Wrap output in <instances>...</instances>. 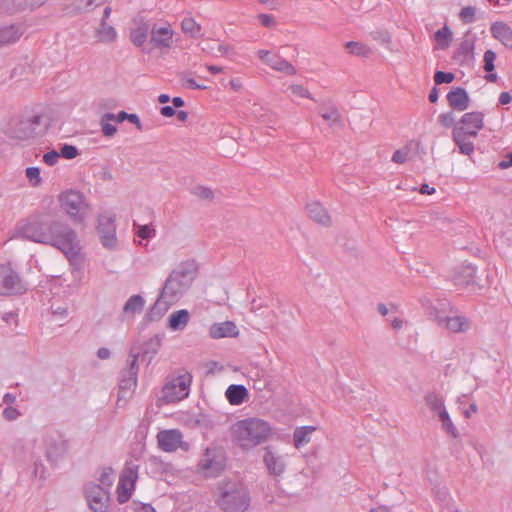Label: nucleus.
<instances>
[{
    "label": "nucleus",
    "instance_id": "f257e3e1",
    "mask_svg": "<svg viewBox=\"0 0 512 512\" xmlns=\"http://www.w3.org/2000/svg\"><path fill=\"white\" fill-rule=\"evenodd\" d=\"M267 421L252 417L235 422L230 429L231 440L243 451H249L265 443L271 435Z\"/></svg>",
    "mask_w": 512,
    "mask_h": 512
},
{
    "label": "nucleus",
    "instance_id": "f03ea898",
    "mask_svg": "<svg viewBox=\"0 0 512 512\" xmlns=\"http://www.w3.org/2000/svg\"><path fill=\"white\" fill-rule=\"evenodd\" d=\"M42 235V244L55 247L68 257L77 254V235L67 223L59 220L48 221L44 218Z\"/></svg>",
    "mask_w": 512,
    "mask_h": 512
},
{
    "label": "nucleus",
    "instance_id": "7ed1b4c3",
    "mask_svg": "<svg viewBox=\"0 0 512 512\" xmlns=\"http://www.w3.org/2000/svg\"><path fill=\"white\" fill-rule=\"evenodd\" d=\"M47 126L42 114L25 113L8 124L5 134L14 140L30 141L42 137Z\"/></svg>",
    "mask_w": 512,
    "mask_h": 512
},
{
    "label": "nucleus",
    "instance_id": "20e7f679",
    "mask_svg": "<svg viewBox=\"0 0 512 512\" xmlns=\"http://www.w3.org/2000/svg\"><path fill=\"white\" fill-rule=\"evenodd\" d=\"M196 275L197 266L194 261L180 263L167 277L161 289L163 297L177 302L190 288Z\"/></svg>",
    "mask_w": 512,
    "mask_h": 512
},
{
    "label": "nucleus",
    "instance_id": "39448f33",
    "mask_svg": "<svg viewBox=\"0 0 512 512\" xmlns=\"http://www.w3.org/2000/svg\"><path fill=\"white\" fill-rule=\"evenodd\" d=\"M218 504L225 512H245L250 505L248 490L235 481L221 480L218 485Z\"/></svg>",
    "mask_w": 512,
    "mask_h": 512
},
{
    "label": "nucleus",
    "instance_id": "423d86ee",
    "mask_svg": "<svg viewBox=\"0 0 512 512\" xmlns=\"http://www.w3.org/2000/svg\"><path fill=\"white\" fill-rule=\"evenodd\" d=\"M226 451L220 445L208 446L198 462V469L205 477H216L226 466Z\"/></svg>",
    "mask_w": 512,
    "mask_h": 512
},
{
    "label": "nucleus",
    "instance_id": "0eeeda50",
    "mask_svg": "<svg viewBox=\"0 0 512 512\" xmlns=\"http://www.w3.org/2000/svg\"><path fill=\"white\" fill-rule=\"evenodd\" d=\"M192 376L189 373L181 374L168 380L162 388V395L158 399L164 404L176 403L189 395Z\"/></svg>",
    "mask_w": 512,
    "mask_h": 512
},
{
    "label": "nucleus",
    "instance_id": "6e6552de",
    "mask_svg": "<svg viewBox=\"0 0 512 512\" xmlns=\"http://www.w3.org/2000/svg\"><path fill=\"white\" fill-rule=\"evenodd\" d=\"M61 208L75 223H82L88 210L84 195L75 190L63 192L59 196Z\"/></svg>",
    "mask_w": 512,
    "mask_h": 512
},
{
    "label": "nucleus",
    "instance_id": "1a4fd4ad",
    "mask_svg": "<svg viewBox=\"0 0 512 512\" xmlns=\"http://www.w3.org/2000/svg\"><path fill=\"white\" fill-rule=\"evenodd\" d=\"M44 229V217L41 214H33L29 218L20 221L14 231V237L34 243L42 244Z\"/></svg>",
    "mask_w": 512,
    "mask_h": 512
},
{
    "label": "nucleus",
    "instance_id": "9d476101",
    "mask_svg": "<svg viewBox=\"0 0 512 512\" xmlns=\"http://www.w3.org/2000/svg\"><path fill=\"white\" fill-rule=\"evenodd\" d=\"M435 320L438 326L452 333H465L471 328V320L459 314L458 310L452 306H449L448 311H436Z\"/></svg>",
    "mask_w": 512,
    "mask_h": 512
},
{
    "label": "nucleus",
    "instance_id": "9b49d317",
    "mask_svg": "<svg viewBox=\"0 0 512 512\" xmlns=\"http://www.w3.org/2000/svg\"><path fill=\"white\" fill-rule=\"evenodd\" d=\"M45 456L51 465H56L57 462L65 457L68 452V440L59 431H49L44 437Z\"/></svg>",
    "mask_w": 512,
    "mask_h": 512
},
{
    "label": "nucleus",
    "instance_id": "f8f14e48",
    "mask_svg": "<svg viewBox=\"0 0 512 512\" xmlns=\"http://www.w3.org/2000/svg\"><path fill=\"white\" fill-rule=\"evenodd\" d=\"M27 284L8 265H0V295L11 296L27 291Z\"/></svg>",
    "mask_w": 512,
    "mask_h": 512
},
{
    "label": "nucleus",
    "instance_id": "ddd939ff",
    "mask_svg": "<svg viewBox=\"0 0 512 512\" xmlns=\"http://www.w3.org/2000/svg\"><path fill=\"white\" fill-rule=\"evenodd\" d=\"M138 358L139 353H134V349H131L127 359V367L120 372L119 399L125 398L137 385Z\"/></svg>",
    "mask_w": 512,
    "mask_h": 512
},
{
    "label": "nucleus",
    "instance_id": "4468645a",
    "mask_svg": "<svg viewBox=\"0 0 512 512\" xmlns=\"http://www.w3.org/2000/svg\"><path fill=\"white\" fill-rule=\"evenodd\" d=\"M85 497L91 510L94 512H106L109 506V492L103 486L96 483H88L85 486Z\"/></svg>",
    "mask_w": 512,
    "mask_h": 512
},
{
    "label": "nucleus",
    "instance_id": "2eb2a0df",
    "mask_svg": "<svg viewBox=\"0 0 512 512\" xmlns=\"http://www.w3.org/2000/svg\"><path fill=\"white\" fill-rule=\"evenodd\" d=\"M137 470L136 465H127L123 470L117 487V499L120 504L126 503L131 498L137 480Z\"/></svg>",
    "mask_w": 512,
    "mask_h": 512
},
{
    "label": "nucleus",
    "instance_id": "dca6fc26",
    "mask_svg": "<svg viewBox=\"0 0 512 512\" xmlns=\"http://www.w3.org/2000/svg\"><path fill=\"white\" fill-rule=\"evenodd\" d=\"M97 232L104 247L111 249L116 247V227L113 215L102 214L98 217Z\"/></svg>",
    "mask_w": 512,
    "mask_h": 512
},
{
    "label": "nucleus",
    "instance_id": "f3484780",
    "mask_svg": "<svg viewBox=\"0 0 512 512\" xmlns=\"http://www.w3.org/2000/svg\"><path fill=\"white\" fill-rule=\"evenodd\" d=\"M263 462L270 476L275 479L282 477L286 470L284 456L274 451L270 446L264 448Z\"/></svg>",
    "mask_w": 512,
    "mask_h": 512
},
{
    "label": "nucleus",
    "instance_id": "a211bd4d",
    "mask_svg": "<svg viewBox=\"0 0 512 512\" xmlns=\"http://www.w3.org/2000/svg\"><path fill=\"white\" fill-rule=\"evenodd\" d=\"M460 124L461 126H456L453 129H461L470 137H476L484 126V114L479 111L465 113L460 119Z\"/></svg>",
    "mask_w": 512,
    "mask_h": 512
},
{
    "label": "nucleus",
    "instance_id": "6ab92c4d",
    "mask_svg": "<svg viewBox=\"0 0 512 512\" xmlns=\"http://www.w3.org/2000/svg\"><path fill=\"white\" fill-rule=\"evenodd\" d=\"M150 35V42L154 45V47L170 48L172 46L173 31L169 25L158 26L157 24H154L151 26Z\"/></svg>",
    "mask_w": 512,
    "mask_h": 512
},
{
    "label": "nucleus",
    "instance_id": "aec40b11",
    "mask_svg": "<svg viewBox=\"0 0 512 512\" xmlns=\"http://www.w3.org/2000/svg\"><path fill=\"white\" fill-rule=\"evenodd\" d=\"M158 446L165 452L175 451L182 443V434L179 430H163L157 435Z\"/></svg>",
    "mask_w": 512,
    "mask_h": 512
},
{
    "label": "nucleus",
    "instance_id": "412c9836",
    "mask_svg": "<svg viewBox=\"0 0 512 512\" xmlns=\"http://www.w3.org/2000/svg\"><path fill=\"white\" fill-rule=\"evenodd\" d=\"M449 106L456 111H465L470 106V97L462 87H453L446 96Z\"/></svg>",
    "mask_w": 512,
    "mask_h": 512
},
{
    "label": "nucleus",
    "instance_id": "4be33fe9",
    "mask_svg": "<svg viewBox=\"0 0 512 512\" xmlns=\"http://www.w3.org/2000/svg\"><path fill=\"white\" fill-rule=\"evenodd\" d=\"M306 209L309 218L315 223L324 227H330L332 225L331 216L320 202L314 201L308 203Z\"/></svg>",
    "mask_w": 512,
    "mask_h": 512
},
{
    "label": "nucleus",
    "instance_id": "5701e85b",
    "mask_svg": "<svg viewBox=\"0 0 512 512\" xmlns=\"http://www.w3.org/2000/svg\"><path fill=\"white\" fill-rule=\"evenodd\" d=\"M239 330L233 321H224L214 323L209 329V336L213 339H220L226 337H237Z\"/></svg>",
    "mask_w": 512,
    "mask_h": 512
},
{
    "label": "nucleus",
    "instance_id": "b1692460",
    "mask_svg": "<svg viewBox=\"0 0 512 512\" xmlns=\"http://www.w3.org/2000/svg\"><path fill=\"white\" fill-rule=\"evenodd\" d=\"M476 268L471 264H462L454 273V282L457 286L465 287L475 285Z\"/></svg>",
    "mask_w": 512,
    "mask_h": 512
},
{
    "label": "nucleus",
    "instance_id": "393cba45",
    "mask_svg": "<svg viewBox=\"0 0 512 512\" xmlns=\"http://www.w3.org/2000/svg\"><path fill=\"white\" fill-rule=\"evenodd\" d=\"M135 27L130 30V40L136 47H143L151 31V26L144 19L135 20Z\"/></svg>",
    "mask_w": 512,
    "mask_h": 512
},
{
    "label": "nucleus",
    "instance_id": "a878e982",
    "mask_svg": "<svg viewBox=\"0 0 512 512\" xmlns=\"http://www.w3.org/2000/svg\"><path fill=\"white\" fill-rule=\"evenodd\" d=\"M174 303L176 302L169 299V297H163V293L160 292V295L157 298L156 302L147 313L148 319L150 321L159 320Z\"/></svg>",
    "mask_w": 512,
    "mask_h": 512
},
{
    "label": "nucleus",
    "instance_id": "bb28decb",
    "mask_svg": "<svg viewBox=\"0 0 512 512\" xmlns=\"http://www.w3.org/2000/svg\"><path fill=\"white\" fill-rule=\"evenodd\" d=\"M225 396L230 404L240 405L248 399L249 392L244 385L232 384L227 388Z\"/></svg>",
    "mask_w": 512,
    "mask_h": 512
},
{
    "label": "nucleus",
    "instance_id": "cd10ccee",
    "mask_svg": "<svg viewBox=\"0 0 512 512\" xmlns=\"http://www.w3.org/2000/svg\"><path fill=\"white\" fill-rule=\"evenodd\" d=\"M491 34L500 40L505 46L512 48V29L503 22H495L491 25Z\"/></svg>",
    "mask_w": 512,
    "mask_h": 512
},
{
    "label": "nucleus",
    "instance_id": "c85d7f7f",
    "mask_svg": "<svg viewBox=\"0 0 512 512\" xmlns=\"http://www.w3.org/2000/svg\"><path fill=\"white\" fill-rule=\"evenodd\" d=\"M190 320V314L186 309L173 312L168 318V327L174 331H182Z\"/></svg>",
    "mask_w": 512,
    "mask_h": 512
},
{
    "label": "nucleus",
    "instance_id": "c756f323",
    "mask_svg": "<svg viewBox=\"0 0 512 512\" xmlns=\"http://www.w3.org/2000/svg\"><path fill=\"white\" fill-rule=\"evenodd\" d=\"M452 137L456 145L458 146L460 153L464 155H471L474 152V144L468 140L470 137L461 129H453Z\"/></svg>",
    "mask_w": 512,
    "mask_h": 512
},
{
    "label": "nucleus",
    "instance_id": "7c9ffc66",
    "mask_svg": "<svg viewBox=\"0 0 512 512\" xmlns=\"http://www.w3.org/2000/svg\"><path fill=\"white\" fill-rule=\"evenodd\" d=\"M95 37L102 43H113L117 38V31L106 21L101 20L99 26L95 30Z\"/></svg>",
    "mask_w": 512,
    "mask_h": 512
},
{
    "label": "nucleus",
    "instance_id": "2f4dec72",
    "mask_svg": "<svg viewBox=\"0 0 512 512\" xmlns=\"http://www.w3.org/2000/svg\"><path fill=\"white\" fill-rule=\"evenodd\" d=\"M23 32L19 26L10 25L0 28V47L13 44L20 39Z\"/></svg>",
    "mask_w": 512,
    "mask_h": 512
},
{
    "label": "nucleus",
    "instance_id": "473e14b6",
    "mask_svg": "<svg viewBox=\"0 0 512 512\" xmlns=\"http://www.w3.org/2000/svg\"><path fill=\"white\" fill-rule=\"evenodd\" d=\"M267 65L273 70L285 73L287 75L296 74L295 67L290 62L278 55H272L269 59H267Z\"/></svg>",
    "mask_w": 512,
    "mask_h": 512
},
{
    "label": "nucleus",
    "instance_id": "72a5a7b5",
    "mask_svg": "<svg viewBox=\"0 0 512 512\" xmlns=\"http://www.w3.org/2000/svg\"><path fill=\"white\" fill-rule=\"evenodd\" d=\"M316 430L314 426H302L295 429L293 434L294 446L299 449L311 441V434Z\"/></svg>",
    "mask_w": 512,
    "mask_h": 512
},
{
    "label": "nucleus",
    "instance_id": "f704fd0d",
    "mask_svg": "<svg viewBox=\"0 0 512 512\" xmlns=\"http://www.w3.org/2000/svg\"><path fill=\"white\" fill-rule=\"evenodd\" d=\"M160 346L161 339L157 335L144 342L141 348L142 360L148 357V361L150 362L151 358L158 352Z\"/></svg>",
    "mask_w": 512,
    "mask_h": 512
},
{
    "label": "nucleus",
    "instance_id": "c9c22d12",
    "mask_svg": "<svg viewBox=\"0 0 512 512\" xmlns=\"http://www.w3.org/2000/svg\"><path fill=\"white\" fill-rule=\"evenodd\" d=\"M145 301L140 295L131 296L123 307V314L134 315L140 313L144 308Z\"/></svg>",
    "mask_w": 512,
    "mask_h": 512
},
{
    "label": "nucleus",
    "instance_id": "e433bc0d",
    "mask_svg": "<svg viewBox=\"0 0 512 512\" xmlns=\"http://www.w3.org/2000/svg\"><path fill=\"white\" fill-rule=\"evenodd\" d=\"M106 0H73L71 7L75 13L89 12Z\"/></svg>",
    "mask_w": 512,
    "mask_h": 512
},
{
    "label": "nucleus",
    "instance_id": "4c0bfd02",
    "mask_svg": "<svg viewBox=\"0 0 512 512\" xmlns=\"http://www.w3.org/2000/svg\"><path fill=\"white\" fill-rule=\"evenodd\" d=\"M116 116L113 113L107 112L102 115L100 119V126L102 129V133L106 137H113L116 132L117 128L115 125L111 124V121H115Z\"/></svg>",
    "mask_w": 512,
    "mask_h": 512
},
{
    "label": "nucleus",
    "instance_id": "58836bf2",
    "mask_svg": "<svg viewBox=\"0 0 512 512\" xmlns=\"http://www.w3.org/2000/svg\"><path fill=\"white\" fill-rule=\"evenodd\" d=\"M439 419L441 421V424H442V429L447 433L449 434L451 437L453 438H458L459 437V432L457 430V428L454 426L448 412L445 410H441V412L439 413Z\"/></svg>",
    "mask_w": 512,
    "mask_h": 512
},
{
    "label": "nucleus",
    "instance_id": "ea45409f",
    "mask_svg": "<svg viewBox=\"0 0 512 512\" xmlns=\"http://www.w3.org/2000/svg\"><path fill=\"white\" fill-rule=\"evenodd\" d=\"M345 48L350 54L357 56L368 57L371 54V49L369 47L356 41L347 42L345 44Z\"/></svg>",
    "mask_w": 512,
    "mask_h": 512
},
{
    "label": "nucleus",
    "instance_id": "a19ab883",
    "mask_svg": "<svg viewBox=\"0 0 512 512\" xmlns=\"http://www.w3.org/2000/svg\"><path fill=\"white\" fill-rule=\"evenodd\" d=\"M426 405L433 411H438V414L441 410H445L443 399L440 395L430 392L425 396Z\"/></svg>",
    "mask_w": 512,
    "mask_h": 512
},
{
    "label": "nucleus",
    "instance_id": "79ce46f5",
    "mask_svg": "<svg viewBox=\"0 0 512 512\" xmlns=\"http://www.w3.org/2000/svg\"><path fill=\"white\" fill-rule=\"evenodd\" d=\"M183 33L196 37L200 34L201 26L193 18H184L181 22Z\"/></svg>",
    "mask_w": 512,
    "mask_h": 512
},
{
    "label": "nucleus",
    "instance_id": "37998d69",
    "mask_svg": "<svg viewBox=\"0 0 512 512\" xmlns=\"http://www.w3.org/2000/svg\"><path fill=\"white\" fill-rule=\"evenodd\" d=\"M435 39L440 43L441 48H447L451 42L452 32L447 25L437 30L434 34Z\"/></svg>",
    "mask_w": 512,
    "mask_h": 512
},
{
    "label": "nucleus",
    "instance_id": "c03bdc74",
    "mask_svg": "<svg viewBox=\"0 0 512 512\" xmlns=\"http://www.w3.org/2000/svg\"><path fill=\"white\" fill-rule=\"evenodd\" d=\"M46 0H11L12 2V10H22L26 8H34L39 7L45 3Z\"/></svg>",
    "mask_w": 512,
    "mask_h": 512
},
{
    "label": "nucleus",
    "instance_id": "a18cd8bd",
    "mask_svg": "<svg viewBox=\"0 0 512 512\" xmlns=\"http://www.w3.org/2000/svg\"><path fill=\"white\" fill-rule=\"evenodd\" d=\"M321 117L326 121H331V125L332 124H336L339 126L343 125L340 112L334 105L330 106L328 111L322 112Z\"/></svg>",
    "mask_w": 512,
    "mask_h": 512
},
{
    "label": "nucleus",
    "instance_id": "49530a36",
    "mask_svg": "<svg viewBox=\"0 0 512 512\" xmlns=\"http://www.w3.org/2000/svg\"><path fill=\"white\" fill-rule=\"evenodd\" d=\"M25 174L32 187H38L42 184L40 169L38 167L32 166L26 168Z\"/></svg>",
    "mask_w": 512,
    "mask_h": 512
},
{
    "label": "nucleus",
    "instance_id": "de8ad7c7",
    "mask_svg": "<svg viewBox=\"0 0 512 512\" xmlns=\"http://www.w3.org/2000/svg\"><path fill=\"white\" fill-rule=\"evenodd\" d=\"M474 50V42L468 39H464L458 48L457 54L461 56L463 60L472 57Z\"/></svg>",
    "mask_w": 512,
    "mask_h": 512
},
{
    "label": "nucleus",
    "instance_id": "09e8293b",
    "mask_svg": "<svg viewBox=\"0 0 512 512\" xmlns=\"http://www.w3.org/2000/svg\"><path fill=\"white\" fill-rule=\"evenodd\" d=\"M191 193L201 200H212L214 198V192L205 186H196L191 190Z\"/></svg>",
    "mask_w": 512,
    "mask_h": 512
},
{
    "label": "nucleus",
    "instance_id": "8fccbe9b",
    "mask_svg": "<svg viewBox=\"0 0 512 512\" xmlns=\"http://www.w3.org/2000/svg\"><path fill=\"white\" fill-rule=\"evenodd\" d=\"M60 157L68 160H72L79 155L78 148L74 145L64 144L61 146L59 151Z\"/></svg>",
    "mask_w": 512,
    "mask_h": 512
},
{
    "label": "nucleus",
    "instance_id": "3c124183",
    "mask_svg": "<svg viewBox=\"0 0 512 512\" xmlns=\"http://www.w3.org/2000/svg\"><path fill=\"white\" fill-rule=\"evenodd\" d=\"M455 79L452 72L436 71L434 74V82L436 85L449 84Z\"/></svg>",
    "mask_w": 512,
    "mask_h": 512
},
{
    "label": "nucleus",
    "instance_id": "603ef678",
    "mask_svg": "<svg viewBox=\"0 0 512 512\" xmlns=\"http://www.w3.org/2000/svg\"><path fill=\"white\" fill-rule=\"evenodd\" d=\"M410 154V147L405 146L401 149L396 150L392 155V161L397 164H403L408 160Z\"/></svg>",
    "mask_w": 512,
    "mask_h": 512
},
{
    "label": "nucleus",
    "instance_id": "864d4df0",
    "mask_svg": "<svg viewBox=\"0 0 512 512\" xmlns=\"http://www.w3.org/2000/svg\"><path fill=\"white\" fill-rule=\"evenodd\" d=\"M475 13L476 9L473 6H467L462 8L459 16L465 24H470L475 21Z\"/></svg>",
    "mask_w": 512,
    "mask_h": 512
},
{
    "label": "nucleus",
    "instance_id": "5fc2aeb1",
    "mask_svg": "<svg viewBox=\"0 0 512 512\" xmlns=\"http://www.w3.org/2000/svg\"><path fill=\"white\" fill-rule=\"evenodd\" d=\"M180 81H181V85L183 87H186L189 89H199V90L207 89L206 85L198 84L193 78L187 77L186 74L180 75Z\"/></svg>",
    "mask_w": 512,
    "mask_h": 512
},
{
    "label": "nucleus",
    "instance_id": "6e6d98bb",
    "mask_svg": "<svg viewBox=\"0 0 512 512\" xmlns=\"http://www.w3.org/2000/svg\"><path fill=\"white\" fill-rule=\"evenodd\" d=\"M496 59V53L492 50H487L484 53V70L486 72H492L495 69L494 61Z\"/></svg>",
    "mask_w": 512,
    "mask_h": 512
},
{
    "label": "nucleus",
    "instance_id": "4d7b16f0",
    "mask_svg": "<svg viewBox=\"0 0 512 512\" xmlns=\"http://www.w3.org/2000/svg\"><path fill=\"white\" fill-rule=\"evenodd\" d=\"M113 475L114 470L111 467L104 468L99 477V481L103 486L110 487L113 484Z\"/></svg>",
    "mask_w": 512,
    "mask_h": 512
},
{
    "label": "nucleus",
    "instance_id": "13d9d810",
    "mask_svg": "<svg viewBox=\"0 0 512 512\" xmlns=\"http://www.w3.org/2000/svg\"><path fill=\"white\" fill-rule=\"evenodd\" d=\"M438 121L442 126L446 128L453 126L455 123V117L453 112H446L440 114L438 117Z\"/></svg>",
    "mask_w": 512,
    "mask_h": 512
},
{
    "label": "nucleus",
    "instance_id": "bf43d9fd",
    "mask_svg": "<svg viewBox=\"0 0 512 512\" xmlns=\"http://www.w3.org/2000/svg\"><path fill=\"white\" fill-rule=\"evenodd\" d=\"M292 93L302 98H309L313 100L311 93L302 85L293 84L290 86Z\"/></svg>",
    "mask_w": 512,
    "mask_h": 512
},
{
    "label": "nucleus",
    "instance_id": "052dcab7",
    "mask_svg": "<svg viewBox=\"0 0 512 512\" xmlns=\"http://www.w3.org/2000/svg\"><path fill=\"white\" fill-rule=\"evenodd\" d=\"M60 158V154L56 150H51L43 155V162L48 166H54Z\"/></svg>",
    "mask_w": 512,
    "mask_h": 512
},
{
    "label": "nucleus",
    "instance_id": "680f3d73",
    "mask_svg": "<svg viewBox=\"0 0 512 512\" xmlns=\"http://www.w3.org/2000/svg\"><path fill=\"white\" fill-rule=\"evenodd\" d=\"M3 418L8 421H14L20 416V412L13 406H7L2 412Z\"/></svg>",
    "mask_w": 512,
    "mask_h": 512
},
{
    "label": "nucleus",
    "instance_id": "e2e57ef3",
    "mask_svg": "<svg viewBox=\"0 0 512 512\" xmlns=\"http://www.w3.org/2000/svg\"><path fill=\"white\" fill-rule=\"evenodd\" d=\"M136 234L141 239H149L155 235V230L152 229L149 225H142L138 226Z\"/></svg>",
    "mask_w": 512,
    "mask_h": 512
},
{
    "label": "nucleus",
    "instance_id": "0e129e2a",
    "mask_svg": "<svg viewBox=\"0 0 512 512\" xmlns=\"http://www.w3.org/2000/svg\"><path fill=\"white\" fill-rule=\"evenodd\" d=\"M258 18H259L261 24L265 27H272L275 25V20L272 15L259 14Z\"/></svg>",
    "mask_w": 512,
    "mask_h": 512
},
{
    "label": "nucleus",
    "instance_id": "69168bd1",
    "mask_svg": "<svg viewBox=\"0 0 512 512\" xmlns=\"http://www.w3.org/2000/svg\"><path fill=\"white\" fill-rule=\"evenodd\" d=\"M500 169H507L512 167V152H509L505 158L498 163Z\"/></svg>",
    "mask_w": 512,
    "mask_h": 512
},
{
    "label": "nucleus",
    "instance_id": "338daca9",
    "mask_svg": "<svg viewBox=\"0 0 512 512\" xmlns=\"http://www.w3.org/2000/svg\"><path fill=\"white\" fill-rule=\"evenodd\" d=\"M164 117H172L176 114V110L172 106H163L160 110Z\"/></svg>",
    "mask_w": 512,
    "mask_h": 512
},
{
    "label": "nucleus",
    "instance_id": "774afa93",
    "mask_svg": "<svg viewBox=\"0 0 512 512\" xmlns=\"http://www.w3.org/2000/svg\"><path fill=\"white\" fill-rule=\"evenodd\" d=\"M512 101V96L509 92H501L499 95V103L501 105L509 104Z\"/></svg>",
    "mask_w": 512,
    "mask_h": 512
}]
</instances>
